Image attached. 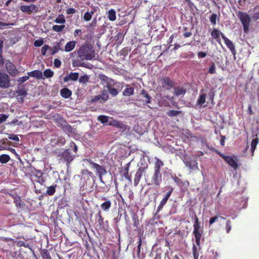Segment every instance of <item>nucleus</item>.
Returning <instances> with one entry per match:
<instances>
[{
  "label": "nucleus",
  "instance_id": "1",
  "mask_svg": "<svg viewBox=\"0 0 259 259\" xmlns=\"http://www.w3.org/2000/svg\"><path fill=\"white\" fill-rule=\"evenodd\" d=\"M77 55L82 60H92L95 58V52L92 45L85 42L77 51Z\"/></svg>",
  "mask_w": 259,
  "mask_h": 259
},
{
  "label": "nucleus",
  "instance_id": "2",
  "mask_svg": "<svg viewBox=\"0 0 259 259\" xmlns=\"http://www.w3.org/2000/svg\"><path fill=\"white\" fill-rule=\"evenodd\" d=\"M212 150L217 153L220 156H221L222 158L224 159V160L231 167H232L234 169H237L239 165L238 164V159L237 156L232 155V156H227L225 155L224 154L220 152L218 150L213 148Z\"/></svg>",
  "mask_w": 259,
  "mask_h": 259
},
{
  "label": "nucleus",
  "instance_id": "3",
  "mask_svg": "<svg viewBox=\"0 0 259 259\" xmlns=\"http://www.w3.org/2000/svg\"><path fill=\"white\" fill-rule=\"evenodd\" d=\"M84 161H87L91 165V167L96 170V175L99 177L100 181L104 183L102 177L107 174L106 168L94 162L90 158L85 159Z\"/></svg>",
  "mask_w": 259,
  "mask_h": 259
},
{
  "label": "nucleus",
  "instance_id": "4",
  "mask_svg": "<svg viewBox=\"0 0 259 259\" xmlns=\"http://www.w3.org/2000/svg\"><path fill=\"white\" fill-rule=\"evenodd\" d=\"M237 16L243 25L244 32H247L251 21L249 15L246 13L239 11Z\"/></svg>",
  "mask_w": 259,
  "mask_h": 259
},
{
  "label": "nucleus",
  "instance_id": "5",
  "mask_svg": "<svg viewBox=\"0 0 259 259\" xmlns=\"http://www.w3.org/2000/svg\"><path fill=\"white\" fill-rule=\"evenodd\" d=\"M194 230L193 234L195 238L196 243L197 246L200 244V239L202 236V233L200 231V225L199 223V219L197 215L195 214L194 223L193 225Z\"/></svg>",
  "mask_w": 259,
  "mask_h": 259
},
{
  "label": "nucleus",
  "instance_id": "6",
  "mask_svg": "<svg viewBox=\"0 0 259 259\" xmlns=\"http://www.w3.org/2000/svg\"><path fill=\"white\" fill-rule=\"evenodd\" d=\"M123 83L115 81L113 84L108 82L106 85V88L108 89V93L113 97L117 96L119 93L118 90L120 88L121 90L123 88Z\"/></svg>",
  "mask_w": 259,
  "mask_h": 259
},
{
  "label": "nucleus",
  "instance_id": "7",
  "mask_svg": "<svg viewBox=\"0 0 259 259\" xmlns=\"http://www.w3.org/2000/svg\"><path fill=\"white\" fill-rule=\"evenodd\" d=\"M9 76L5 72H0V88L7 89L10 87Z\"/></svg>",
  "mask_w": 259,
  "mask_h": 259
},
{
  "label": "nucleus",
  "instance_id": "8",
  "mask_svg": "<svg viewBox=\"0 0 259 259\" xmlns=\"http://www.w3.org/2000/svg\"><path fill=\"white\" fill-rule=\"evenodd\" d=\"M147 168V164H146V165H144V166H140L138 168L135 175L134 180V185L135 186H137L139 184L143 173Z\"/></svg>",
  "mask_w": 259,
  "mask_h": 259
},
{
  "label": "nucleus",
  "instance_id": "9",
  "mask_svg": "<svg viewBox=\"0 0 259 259\" xmlns=\"http://www.w3.org/2000/svg\"><path fill=\"white\" fill-rule=\"evenodd\" d=\"M186 166L191 170L195 171L199 170L198 162L196 160L191 158H187L183 160Z\"/></svg>",
  "mask_w": 259,
  "mask_h": 259
},
{
  "label": "nucleus",
  "instance_id": "10",
  "mask_svg": "<svg viewBox=\"0 0 259 259\" xmlns=\"http://www.w3.org/2000/svg\"><path fill=\"white\" fill-rule=\"evenodd\" d=\"M159 80L162 87L165 90H169L174 87V82L168 76L162 77Z\"/></svg>",
  "mask_w": 259,
  "mask_h": 259
},
{
  "label": "nucleus",
  "instance_id": "11",
  "mask_svg": "<svg viewBox=\"0 0 259 259\" xmlns=\"http://www.w3.org/2000/svg\"><path fill=\"white\" fill-rule=\"evenodd\" d=\"M20 9L22 12L29 15L31 14L32 13H36L38 11V7L34 4L22 5L20 6Z\"/></svg>",
  "mask_w": 259,
  "mask_h": 259
},
{
  "label": "nucleus",
  "instance_id": "12",
  "mask_svg": "<svg viewBox=\"0 0 259 259\" xmlns=\"http://www.w3.org/2000/svg\"><path fill=\"white\" fill-rule=\"evenodd\" d=\"M61 159L66 162L67 164L70 163L74 159V155L72 154L69 149H66L60 154Z\"/></svg>",
  "mask_w": 259,
  "mask_h": 259
},
{
  "label": "nucleus",
  "instance_id": "13",
  "mask_svg": "<svg viewBox=\"0 0 259 259\" xmlns=\"http://www.w3.org/2000/svg\"><path fill=\"white\" fill-rule=\"evenodd\" d=\"M162 182V175L160 172L154 171L151 178V185L159 187ZM150 185V184H149Z\"/></svg>",
  "mask_w": 259,
  "mask_h": 259
},
{
  "label": "nucleus",
  "instance_id": "14",
  "mask_svg": "<svg viewBox=\"0 0 259 259\" xmlns=\"http://www.w3.org/2000/svg\"><path fill=\"white\" fill-rule=\"evenodd\" d=\"M6 67L8 72L12 76H15L19 73V71L15 65L9 61H7L6 62Z\"/></svg>",
  "mask_w": 259,
  "mask_h": 259
},
{
  "label": "nucleus",
  "instance_id": "15",
  "mask_svg": "<svg viewBox=\"0 0 259 259\" xmlns=\"http://www.w3.org/2000/svg\"><path fill=\"white\" fill-rule=\"evenodd\" d=\"M101 200H105V201L103 203H102L100 205L101 209L104 211L108 212L111 206V201L109 200H107L106 198L104 197H103L101 198Z\"/></svg>",
  "mask_w": 259,
  "mask_h": 259
},
{
  "label": "nucleus",
  "instance_id": "16",
  "mask_svg": "<svg viewBox=\"0 0 259 259\" xmlns=\"http://www.w3.org/2000/svg\"><path fill=\"white\" fill-rule=\"evenodd\" d=\"M126 88L123 91L122 95L124 96L130 97L134 94V89L133 87H131L128 84L125 85Z\"/></svg>",
  "mask_w": 259,
  "mask_h": 259
},
{
  "label": "nucleus",
  "instance_id": "17",
  "mask_svg": "<svg viewBox=\"0 0 259 259\" xmlns=\"http://www.w3.org/2000/svg\"><path fill=\"white\" fill-rule=\"evenodd\" d=\"M79 77V74L77 72H71L68 75L64 77V82H67L69 80L76 81Z\"/></svg>",
  "mask_w": 259,
  "mask_h": 259
},
{
  "label": "nucleus",
  "instance_id": "18",
  "mask_svg": "<svg viewBox=\"0 0 259 259\" xmlns=\"http://www.w3.org/2000/svg\"><path fill=\"white\" fill-rule=\"evenodd\" d=\"M27 75L29 77H35L37 79H41L42 78V72L39 70H35L30 72H27Z\"/></svg>",
  "mask_w": 259,
  "mask_h": 259
},
{
  "label": "nucleus",
  "instance_id": "19",
  "mask_svg": "<svg viewBox=\"0 0 259 259\" xmlns=\"http://www.w3.org/2000/svg\"><path fill=\"white\" fill-rule=\"evenodd\" d=\"M60 95L63 98L68 99L71 96L72 92L68 88H65L61 90Z\"/></svg>",
  "mask_w": 259,
  "mask_h": 259
},
{
  "label": "nucleus",
  "instance_id": "20",
  "mask_svg": "<svg viewBox=\"0 0 259 259\" xmlns=\"http://www.w3.org/2000/svg\"><path fill=\"white\" fill-rule=\"evenodd\" d=\"M76 43V42L75 41H70L68 42L65 46L64 51L67 52L72 51L75 47Z\"/></svg>",
  "mask_w": 259,
  "mask_h": 259
},
{
  "label": "nucleus",
  "instance_id": "21",
  "mask_svg": "<svg viewBox=\"0 0 259 259\" xmlns=\"http://www.w3.org/2000/svg\"><path fill=\"white\" fill-rule=\"evenodd\" d=\"M211 35L218 42H221L220 32L217 29L214 28L212 30Z\"/></svg>",
  "mask_w": 259,
  "mask_h": 259
},
{
  "label": "nucleus",
  "instance_id": "22",
  "mask_svg": "<svg viewBox=\"0 0 259 259\" xmlns=\"http://www.w3.org/2000/svg\"><path fill=\"white\" fill-rule=\"evenodd\" d=\"M225 43L227 47L230 49L232 54L235 56L236 54V52L233 42L228 39L226 40V41H225Z\"/></svg>",
  "mask_w": 259,
  "mask_h": 259
},
{
  "label": "nucleus",
  "instance_id": "23",
  "mask_svg": "<svg viewBox=\"0 0 259 259\" xmlns=\"http://www.w3.org/2000/svg\"><path fill=\"white\" fill-rule=\"evenodd\" d=\"M156 161L154 165V171L160 172V168L163 165V162L158 158H155Z\"/></svg>",
  "mask_w": 259,
  "mask_h": 259
},
{
  "label": "nucleus",
  "instance_id": "24",
  "mask_svg": "<svg viewBox=\"0 0 259 259\" xmlns=\"http://www.w3.org/2000/svg\"><path fill=\"white\" fill-rule=\"evenodd\" d=\"M141 95L146 99L144 101L146 104H149L150 103L151 97L150 96L147 91L143 89L141 92Z\"/></svg>",
  "mask_w": 259,
  "mask_h": 259
},
{
  "label": "nucleus",
  "instance_id": "25",
  "mask_svg": "<svg viewBox=\"0 0 259 259\" xmlns=\"http://www.w3.org/2000/svg\"><path fill=\"white\" fill-rule=\"evenodd\" d=\"M95 12V9H93L90 12L87 11L85 13V14L83 15V19L85 21H89L91 20L92 18L93 15L94 14Z\"/></svg>",
  "mask_w": 259,
  "mask_h": 259
},
{
  "label": "nucleus",
  "instance_id": "26",
  "mask_svg": "<svg viewBox=\"0 0 259 259\" xmlns=\"http://www.w3.org/2000/svg\"><path fill=\"white\" fill-rule=\"evenodd\" d=\"M22 86L20 85L18 87V90L16 91V93L18 94V96L25 97L27 95V91L24 88H22Z\"/></svg>",
  "mask_w": 259,
  "mask_h": 259
},
{
  "label": "nucleus",
  "instance_id": "27",
  "mask_svg": "<svg viewBox=\"0 0 259 259\" xmlns=\"http://www.w3.org/2000/svg\"><path fill=\"white\" fill-rule=\"evenodd\" d=\"M108 18L109 20L113 21L116 20V12L114 10L110 9L108 11Z\"/></svg>",
  "mask_w": 259,
  "mask_h": 259
},
{
  "label": "nucleus",
  "instance_id": "28",
  "mask_svg": "<svg viewBox=\"0 0 259 259\" xmlns=\"http://www.w3.org/2000/svg\"><path fill=\"white\" fill-rule=\"evenodd\" d=\"M56 185L49 186L47 188L46 194L48 195L52 196L54 195L56 192Z\"/></svg>",
  "mask_w": 259,
  "mask_h": 259
},
{
  "label": "nucleus",
  "instance_id": "29",
  "mask_svg": "<svg viewBox=\"0 0 259 259\" xmlns=\"http://www.w3.org/2000/svg\"><path fill=\"white\" fill-rule=\"evenodd\" d=\"M206 95L205 94H201L200 95L197 101V104L202 105L205 102Z\"/></svg>",
  "mask_w": 259,
  "mask_h": 259
},
{
  "label": "nucleus",
  "instance_id": "30",
  "mask_svg": "<svg viewBox=\"0 0 259 259\" xmlns=\"http://www.w3.org/2000/svg\"><path fill=\"white\" fill-rule=\"evenodd\" d=\"M10 160V157L7 154H2L0 155V162L1 163H6Z\"/></svg>",
  "mask_w": 259,
  "mask_h": 259
},
{
  "label": "nucleus",
  "instance_id": "31",
  "mask_svg": "<svg viewBox=\"0 0 259 259\" xmlns=\"http://www.w3.org/2000/svg\"><path fill=\"white\" fill-rule=\"evenodd\" d=\"M54 22L56 23L64 24L66 22L65 17L63 14H60L55 20Z\"/></svg>",
  "mask_w": 259,
  "mask_h": 259
},
{
  "label": "nucleus",
  "instance_id": "32",
  "mask_svg": "<svg viewBox=\"0 0 259 259\" xmlns=\"http://www.w3.org/2000/svg\"><path fill=\"white\" fill-rule=\"evenodd\" d=\"M258 142V139L257 138L253 139L251 143V151L253 154V152L256 148V145Z\"/></svg>",
  "mask_w": 259,
  "mask_h": 259
},
{
  "label": "nucleus",
  "instance_id": "33",
  "mask_svg": "<svg viewBox=\"0 0 259 259\" xmlns=\"http://www.w3.org/2000/svg\"><path fill=\"white\" fill-rule=\"evenodd\" d=\"M186 93V90L183 88H176L175 90V95L177 96H179L182 95H184Z\"/></svg>",
  "mask_w": 259,
  "mask_h": 259
},
{
  "label": "nucleus",
  "instance_id": "34",
  "mask_svg": "<svg viewBox=\"0 0 259 259\" xmlns=\"http://www.w3.org/2000/svg\"><path fill=\"white\" fill-rule=\"evenodd\" d=\"M252 18L254 21L259 20V6H257L254 8V13L252 16Z\"/></svg>",
  "mask_w": 259,
  "mask_h": 259
},
{
  "label": "nucleus",
  "instance_id": "35",
  "mask_svg": "<svg viewBox=\"0 0 259 259\" xmlns=\"http://www.w3.org/2000/svg\"><path fill=\"white\" fill-rule=\"evenodd\" d=\"M65 26L64 25H55L52 27V29L57 32H60L62 31L65 28Z\"/></svg>",
  "mask_w": 259,
  "mask_h": 259
},
{
  "label": "nucleus",
  "instance_id": "36",
  "mask_svg": "<svg viewBox=\"0 0 259 259\" xmlns=\"http://www.w3.org/2000/svg\"><path fill=\"white\" fill-rule=\"evenodd\" d=\"M100 97L101 98V99H102L104 101H107L109 98L108 91L105 90H104L102 91V94L100 95Z\"/></svg>",
  "mask_w": 259,
  "mask_h": 259
},
{
  "label": "nucleus",
  "instance_id": "37",
  "mask_svg": "<svg viewBox=\"0 0 259 259\" xmlns=\"http://www.w3.org/2000/svg\"><path fill=\"white\" fill-rule=\"evenodd\" d=\"M54 72L50 69H47L44 72V75L46 78L52 77L54 75Z\"/></svg>",
  "mask_w": 259,
  "mask_h": 259
},
{
  "label": "nucleus",
  "instance_id": "38",
  "mask_svg": "<svg viewBox=\"0 0 259 259\" xmlns=\"http://www.w3.org/2000/svg\"><path fill=\"white\" fill-rule=\"evenodd\" d=\"M181 111L171 110L167 112L166 114L169 117H174L178 115Z\"/></svg>",
  "mask_w": 259,
  "mask_h": 259
},
{
  "label": "nucleus",
  "instance_id": "39",
  "mask_svg": "<svg viewBox=\"0 0 259 259\" xmlns=\"http://www.w3.org/2000/svg\"><path fill=\"white\" fill-rule=\"evenodd\" d=\"M167 201V200L163 198V199L160 201L158 206L157 207V212H158L159 211L162 209L164 205L166 204Z\"/></svg>",
  "mask_w": 259,
  "mask_h": 259
},
{
  "label": "nucleus",
  "instance_id": "40",
  "mask_svg": "<svg viewBox=\"0 0 259 259\" xmlns=\"http://www.w3.org/2000/svg\"><path fill=\"white\" fill-rule=\"evenodd\" d=\"M220 218L222 219L225 220V218L223 217H220L219 215H215L214 217H211L210 218L209 221V224L210 225H212L215 222L217 221L219 218Z\"/></svg>",
  "mask_w": 259,
  "mask_h": 259
},
{
  "label": "nucleus",
  "instance_id": "41",
  "mask_svg": "<svg viewBox=\"0 0 259 259\" xmlns=\"http://www.w3.org/2000/svg\"><path fill=\"white\" fill-rule=\"evenodd\" d=\"M98 120L104 124L108 121V117L105 115H100L98 117Z\"/></svg>",
  "mask_w": 259,
  "mask_h": 259
},
{
  "label": "nucleus",
  "instance_id": "42",
  "mask_svg": "<svg viewBox=\"0 0 259 259\" xmlns=\"http://www.w3.org/2000/svg\"><path fill=\"white\" fill-rule=\"evenodd\" d=\"M193 255L194 259H198L199 256V253L197 251V248L196 245L193 244L192 247Z\"/></svg>",
  "mask_w": 259,
  "mask_h": 259
},
{
  "label": "nucleus",
  "instance_id": "43",
  "mask_svg": "<svg viewBox=\"0 0 259 259\" xmlns=\"http://www.w3.org/2000/svg\"><path fill=\"white\" fill-rule=\"evenodd\" d=\"M89 78L87 75H83L80 77L79 78V81L81 83H85L89 81Z\"/></svg>",
  "mask_w": 259,
  "mask_h": 259
},
{
  "label": "nucleus",
  "instance_id": "44",
  "mask_svg": "<svg viewBox=\"0 0 259 259\" xmlns=\"http://www.w3.org/2000/svg\"><path fill=\"white\" fill-rule=\"evenodd\" d=\"M41 256L42 259H52L50 253L47 250H45L42 251Z\"/></svg>",
  "mask_w": 259,
  "mask_h": 259
},
{
  "label": "nucleus",
  "instance_id": "45",
  "mask_svg": "<svg viewBox=\"0 0 259 259\" xmlns=\"http://www.w3.org/2000/svg\"><path fill=\"white\" fill-rule=\"evenodd\" d=\"M142 238H141V236L140 235H139V240L137 242V243H138L137 254L138 255L140 254V253L141 252V246H142Z\"/></svg>",
  "mask_w": 259,
  "mask_h": 259
},
{
  "label": "nucleus",
  "instance_id": "46",
  "mask_svg": "<svg viewBox=\"0 0 259 259\" xmlns=\"http://www.w3.org/2000/svg\"><path fill=\"white\" fill-rule=\"evenodd\" d=\"M7 139L0 140V151L7 148Z\"/></svg>",
  "mask_w": 259,
  "mask_h": 259
},
{
  "label": "nucleus",
  "instance_id": "47",
  "mask_svg": "<svg viewBox=\"0 0 259 259\" xmlns=\"http://www.w3.org/2000/svg\"><path fill=\"white\" fill-rule=\"evenodd\" d=\"M226 232L229 233L231 230V221L230 220L227 221L226 223Z\"/></svg>",
  "mask_w": 259,
  "mask_h": 259
},
{
  "label": "nucleus",
  "instance_id": "48",
  "mask_svg": "<svg viewBox=\"0 0 259 259\" xmlns=\"http://www.w3.org/2000/svg\"><path fill=\"white\" fill-rule=\"evenodd\" d=\"M217 18V15L215 13H213L210 17V21L213 25L216 24V20Z\"/></svg>",
  "mask_w": 259,
  "mask_h": 259
},
{
  "label": "nucleus",
  "instance_id": "49",
  "mask_svg": "<svg viewBox=\"0 0 259 259\" xmlns=\"http://www.w3.org/2000/svg\"><path fill=\"white\" fill-rule=\"evenodd\" d=\"M44 41L42 39H39L36 40L34 42V45L36 47H39L41 46L44 44Z\"/></svg>",
  "mask_w": 259,
  "mask_h": 259
},
{
  "label": "nucleus",
  "instance_id": "50",
  "mask_svg": "<svg viewBox=\"0 0 259 259\" xmlns=\"http://www.w3.org/2000/svg\"><path fill=\"white\" fill-rule=\"evenodd\" d=\"M215 65L214 63H212L208 69V72L210 74H214L215 73Z\"/></svg>",
  "mask_w": 259,
  "mask_h": 259
},
{
  "label": "nucleus",
  "instance_id": "51",
  "mask_svg": "<svg viewBox=\"0 0 259 259\" xmlns=\"http://www.w3.org/2000/svg\"><path fill=\"white\" fill-rule=\"evenodd\" d=\"M169 191L166 193L164 197L163 198L167 200H168V199H169V197L170 196L171 193H172V192L174 191V188L171 187H170L169 188Z\"/></svg>",
  "mask_w": 259,
  "mask_h": 259
},
{
  "label": "nucleus",
  "instance_id": "52",
  "mask_svg": "<svg viewBox=\"0 0 259 259\" xmlns=\"http://www.w3.org/2000/svg\"><path fill=\"white\" fill-rule=\"evenodd\" d=\"M114 125L119 128H121V129H122L123 131L124 130V129H126V126L125 125V124H123L122 122H117L115 123V124H114Z\"/></svg>",
  "mask_w": 259,
  "mask_h": 259
},
{
  "label": "nucleus",
  "instance_id": "53",
  "mask_svg": "<svg viewBox=\"0 0 259 259\" xmlns=\"http://www.w3.org/2000/svg\"><path fill=\"white\" fill-rule=\"evenodd\" d=\"M29 79V76H25L21 77H19L17 79V81L19 82L20 84L24 82L26 80H27Z\"/></svg>",
  "mask_w": 259,
  "mask_h": 259
},
{
  "label": "nucleus",
  "instance_id": "54",
  "mask_svg": "<svg viewBox=\"0 0 259 259\" xmlns=\"http://www.w3.org/2000/svg\"><path fill=\"white\" fill-rule=\"evenodd\" d=\"M49 49V46L48 45H44L41 50V53L43 56L46 55V52L48 51V50Z\"/></svg>",
  "mask_w": 259,
  "mask_h": 259
},
{
  "label": "nucleus",
  "instance_id": "55",
  "mask_svg": "<svg viewBox=\"0 0 259 259\" xmlns=\"http://www.w3.org/2000/svg\"><path fill=\"white\" fill-rule=\"evenodd\" d=\"M73 65L74 66H76V67H79V66L84 67L85 66L84 65V63H81V61H80L79 60L74 61L73 63Z\"/></svg>",
  "mask_w": 259,
  "mask_h": 259
},
{
  "label": "nucleus",
  "instance_id": "56",
  "mask_svg": "<svg viewBox=\"0 0 259 259\" xmlns=\"http://www.w3.org/2000/svg\"><path fill=\"white\" fill-rule=\"evenodd\" d=\"M8 138L9 139L15 141H19V139L18 136L14 134H10L8 136Z\"/></svg>",
  "mask_w": 259,
  "mask_h": 259
},
{
  "label": "nucleus",
  "instance_id": "57",
  "mask_svg": "<svg viewBox=\"0 0 259 259\" xmlns=\"http://www.w3.org/2000/svg\"><path fill=\"white\" fill-rule=\"evenodd\" d=\"M66 12L67 14L70 15V14H73L75 13L76 12V10L74 8H70L67 9L66 10Z\"/></svg>",
  "mask_w": 259,
  "mask_h": 259
},
{
  "label": "nucleus",
  "instance_id": "58",
  "mask_svg": "<svg viewBox=\"0 0 259 259\" xmlns=\"http://www.w3.org/2000/svg\"><path fill=\"white\" fill-rule=\"evenodd\" d=\"M8 117V115L4 114H0V124L4 122Z\"/></svg>",
  "mask_w": 259,
  "mask_h": 259
},
{
  "label": "nucleus",
  "instance_id": "59",
  "mask_svg": "<svg viewBox=\"0 0 259 259\" xmlns=\"http://www.w3.org/2000/svg\"><path fill=\"white\" fill-rule=\"evenodd\" d=\"M54 66L55 67H56L57 68H59L61 65V61L59 59H55L54 60Z\"/></svg>",
  "mask_w": 259,
  "mask_h": 259
},
{
  "label": "nucleus",
  "instance_id": "60",
  "mask_svg": "<svg viewBox=\"0 0 259 259\" xmlns=\"http://www.w3.org/2000/svg\"><path fill=\"white\" fill-rule=\"evenodd\" d=\"M11 25H12V24L7 23L3 22L0 21V29H4V28H6V27H8Z\"/></svg>",
  "mask_w": 259,
  "mask_h": 259
},
{
  "label": "nucleus",
  "instance_id": "61",
  "mask_svg": "<svg viewBox=\"0 0 259 259\" xmlns=\"http://www.w3.org/2000/svg\"><path fill=\"white\" fill-rule=\"evenodd\" d=\"M206 53L202 51L198 52L197 53L198 57L199 58H203L206 56Z\"/></svg>",
  "mask_w": 259,
  "mask_h": 259
},
{
  "label": "nucleus",
  "instance_id": "62",
  "mask_svg": "<svg viewBox=\"0 0 259 259\" xmlns=\"http://www.w3.org/2000/svg\"><path fill=\"white\" fill-rule=\"evenodd\" d=\"M59 50H60V48H59V46H54L53 47V50L51 54L52 55H54L55 54L57 53Z\"/></svg>",
  "mask_w": 259,
  "mask_h": 259
},
{
  "label": "nucleus",
  "instance_id": "63",
  "mask_svg": "<svg viewBox=\"0 0 259 259\" xmlns=\"http://www.w3.org/2000/svg\"><path fill=\"white\" fill-rule=\"evenodd\" d=\"M208 259H217V252H212L209 255Z\"/></svg>",
  "mask_w": 259,
  "mask_h": 259
},
{
  "label": "nucleus",
  "instance_id": "64",
  "mask_svg": "<svg viewBox=\"0 0 259 259\" xmlns=\"http://www.w3.org/2000/svg\"><path fill=\"white\" fill-rule=\"evenodd\" d=\"M24 202L21 201V202L18 203V204L16 205V206L18 209H22L24 207Z\"/></svg>",
  "mask_w": 259,
  "mask_h": 259
}]
</instances>
